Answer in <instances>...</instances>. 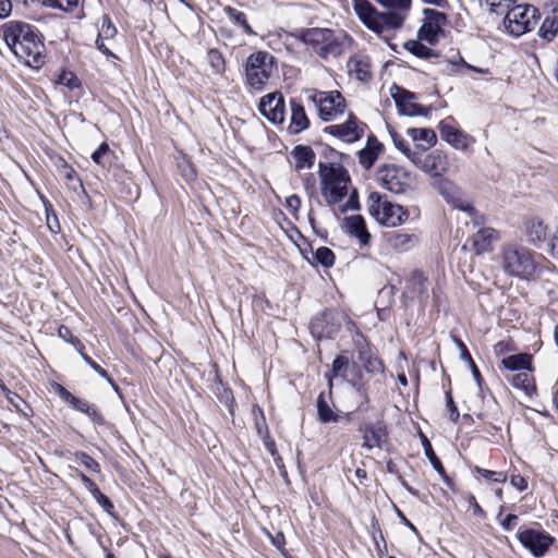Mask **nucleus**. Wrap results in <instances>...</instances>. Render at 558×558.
<instances>
[{
	"label": "nucleus",
	"instance_id": "f257e3e1",
	"mask_svg": "<svg viewBox=\"0 0 558 558\" xmlns=\"http://www.w3.org/2000/svg\"><path fill=\"white\" fill-rule=\"evenodd\" d=\"M3 39L24 64L37 69L44 63V45L32 25L17 21L9 22L3 27Z\"/></svg>",
	"mask_w": 558,
	"mask_h": 558
},
{
	"label": "nucleus",
	"instance_id": "f03ea898",
	"mask_svg": "<svg viewBox=\"0 0 558 558\" xmlns=\"http://www.w3.org/2000/svg\"><path fill=\"white\" fill-rule=\"evenodd\" d=\"M295 37L306 46L312 47L324 60L340 57L350 41V38L344 34L336 35L329 28L318 27L302 29L295 34Z\"/></svg>",
	"mask_w": 558,
	"mask_h": 558
},
{
	"label": "nucleus",
	"instance_id": "7ed1b4c3",
	"mask_svg": "<svg viewBox=\"0 0 558 558\" xmlns=\"http://www.w3.org/2000/svg\"><path fill=\"white\" fill-rule=\"evenodd\" d=\"M322 180V194L328 204L339 203L348 194L350 177L348 171L339 163L318 165Z\"/></svg>",
	"mask_w": 558,
	"mask_h": 558
},
{
	"label": "nucleus",
	"instance_id": "20e7f679",
	"mask_svg": "<svg viewBox=\"0 0 558 558\" xmlns=\"http://www.w3.org/2000/svg\"><path fill=\"white\" fill-rule=\"evenodd\" d=\"M501 267L510 276L530 279L536 271L532 253L522 246L509 244L500 253Z\"/></svg>",
	"mask_w": 558,
	"mask_h": 558
},
{
	"label": "nucleus",
	"instance_id": "39448f33",
	"mask_svg": "<svg viewBox=\"0 0 558 558\" xmlns=\"http://www.w3.org/2000/svg\"><path fill=\"white\" fill-rule=\"evenodd\" d=\"M367 209L377 222L386 227L400 226L409 217L408 211L401 205L389 202L387 196L378 192H372L368 195Z\"/></svg>",
	"mask_w": 558,
	"mask_h": 558
},
{
	"label": "nucleus",
	"instance_id": "423d86ee",
	"mask_svg": "<svg viewBox=\"0 0 558 558\" xmlns=\"http://www.w3.org/2000/svg\"><path fill=\"white\" fill-rule=\"evenodd\" d=\"M353 9L359 19L375 33L401 27V16L398 13L378 12L367 0H353Z\"/></svg>",
	"mask_w": 558,
	"mask_h": 558
},
{
	"label": "nucleus",
	"instance_id": "0eeeda50",
	"mask_svg": "<svg viewBox=\"0 0 558 558\" xmlns=\"http://www.w3.org/2000/svg\"><path fill=\"white\" fill-rule=\"evenodd\" d=\"M274 57L265 51L252 53L245 64V76L247 85L262 90L274 73Z\"/></svg>",
	"mask_w": 558,
	"mask_h": 558
},
{
	"label": "nucleus",
	"instance_id": "6e6552de",
	"mask_svg": "<svg viewBox=\"0 0 558 558\" xmlns=\"http://www.w3.org/2000/svg\"><path fill=\"white\" fill-rule=\"evenodd\" d=\"M538 19V10L530 4H519L507 9L504 25L513 36H521L531 32Z\"/></svg>",
	"mask_w": 558,
	"mask_h": 558
},
{
	"label": "nucleus",
	"instance_id": "1a4fd4ad",
	"mask_svg": "<svg viewBox=\"0 0 558 558\" xmlns=\"http://www.w3.org/2000/svg\"><path fill=\"white\" fill-rule=\"evenodd\" d=\"M380 185L395 194H402L413 187L415 177L409 170L396 165L383 166L377 172Z\"/></svg>",
	"mask_w": 558,
	"mask_h": 558
},
{
	"label": "nucleus",
	"instance_id": "9d476101",
	"mask_svg": "<svg viewBox=\"0 0 558 558\" xmlns=\"http://www.w3.org/2000/svg\"><path fill=\"white\" fill-rule=\"evenodd\" d=\"M312 100L317 107L319 118L325 121H335L347 112V101L338 90L315 92Z\"/></svg>",
	"mask_w": 558,
	"mask_h": 558
},
{
	"label": "nucleus",
	"instance_id": "9b49d317",
	"mask_svg": "<svg viewBox=\"0 0 558 558\" xmlns=\"http://www.w3.org/2000/svg\"><path fill=\"white\" fill-rule=\"evenodd\" d=\"M258 110L263 117L274 124L284 121L286 104L280 92L270 93L262 97Z\"/></svg>",
	"mask_w": 558,
	"mask_h": 558
},
{
	"label": "nucleus",
	"instance_id": "f8f14e48",
	"mask_svg": "<svg viewBox=\"0 0 558 558\" xmlns=\"http://www.w3.org/2000/svg\"><path fill=\"white\" fill-rule=\"evenodd\" d=\"M341 325V314L332 311L324 312L312 319L310 324L311 332L322 338H332Z\"/></svg>",
	"mask_w": 558,
	"mask_h": 558
},
{
	"label": "nucleus",
	"instance_id": "ddd939ff",
	"mask_svg": "<svg viewBox=\"0 0 558 558\" xmlns=\"http://www.w3.org/2000/svg\"><path fill=\"white\" fill-rule=\"evenodd\" d=\"M325 133L343 142L353 143L362 137L363 128L360 126L355 116L352 112H348V119L344 123L326 126Z\"/></svg>",
	"mask_w": 558,
	"mask_h": 558
},
{
	"label": "nucleus",
	"instance_id": "4468645a",
	"mask_svg": "<svg viewBox=\"0 0 558 558\" xmlns=\"http://www.w3.org/2000/svg\"><path fill=\"white\" fill-rule=\"evenodd\" d=\"M518 537L520 543L535 557L543 556L553 543V537L535 530L522 531L519 533Z\"/></svg>",
	"mask_w": 558,
	"mask_h": 558
},
{
	"label": "nucleus",
	"instance_id": "2eb2a0df",
	"mask_svg": "<svg viewBox=\"0 0 558 558\" xmlns=\"http://www.w3.org/2000/svg\"><path fill=\"white\" fill-rule=\"evenodd\" d=\"M425 21L418 31V39L425 40L429 44L437 41L438 35L441 31V25L446 21V16L442 13L425 10Z\"/></svg>",
	"mask_w": 558,
	"mask_h": 558
},
{
	"label": "nucleus",
	"instance_id": "dca6fc26",
	"mask_svg": "<svg viewBox=\"0 0 558 558\" xmlns=\"http://www.w3.org/2000/svg\"><path fill=\"white\" fill-rule=\"evenodd\" d=\"M426 173L440 177L445 174L449 169L448 156L441 150H434L421 161L418 158L417 165Z\"/></svg>",
	"mask_w": 558,
	"mask_h": 558
},
{
	"label": "nucleus",
	"instance_id": "f3484780",
	"mask_svg": "<svg viewBox=\"0 0 558 558\" xmlns=\"http://www.w3.org/2000/svg\"><path fill=\"white\" fill-rule=\"evenodd\" d=\"M440 135L449 145L460 150L468 149L469 146L474 143L472 136L464 134L448 121L440 123Z\"/></svg>",
	"mask_w": 558,
	"mask_h": 558
},
{
	"label": "nucleus",
	"instance_id": "a211bd4d",
	"mask_svg": "<svg viewBox=\"0 0 558 558\" xmlns=\"http://www.w3.org/2000/svg\"><path fill=\"white\" fill-rule=\"evenodd\" d=\"M117 35V28L110 21L108 16H102L100 20V26L98 31V37L96 39L97 48L105 53L106 56H110L116 58L113 52L110 49L112 40Z\"/></svg>",
	"mask_w": 558,
	"mask_h": 558
},
{
	"label": "nucleus",
	"instance_id": "6ab92c4d",
	"mask_svg": "<svg viewBox=\"0 0 558 558\" xmlns=\"http://www.w3.org/2000/svg\"><path fill=\"white\" fill-rule=\"evenodd\" d=\"M393 97L399 112L404 116L414 117L427 113V109L413 101L414 95L412 93L400 90Z\"/></svg>",
	"mask_w": 558,
	"mask_h": 558
},
{
	"label": "nucleus",
	"instance_id": "aec40b11",
	"mask_svg": "<svg viewBox=\"0 0 558 558\" xmlns=\"http://www.w3.org/2000/svg\"><path fill=\"white\" fill-rule=\"evenodd\" d=\"M357 363L367 372V373H379L383 371L384 366L380 360L372 352L369 345L367 343L357 342Z\"/></svg>",
	"mask_w": 558,
	"mask_h": 558
},
{
	"label": "nucleus",
	"instance_id": "412c9836",
	"mask_svg": "<svg viewBox=\"0 0 558 558\" xmlns=\"http://www.w3.org/2000/svg\"><path fill=\"white\" fill-rule=\"evenodd\" d=\"M347 66L350 76H353L361 82H366L372 76L371 62L366 56H353L349 59Z\"/></svg>",
	"mask_w": 558,
	"mask_h": 558
},
{
	"label": "nucleus",
	"instance_id": "4be33fe9",
	"mask_svg": "<svg viewBox=\"0 0 558 558\" xmlns=\"http://www.w3.org/2000/svg\"><path fill=\"white\" fill-rule=\"evenodd\" d=\"M387 440L386 428L378 422L363 429V446L367 449L380 448Z\"/></svg>",
	"mask_w": 558,
	"mask_h": 558
},
{
	"label": "nucleus",
	"instance_id": "5701e85b",
	"mask_svg": "<svg viewBox=\"0 0 558 558\" xmlns=\"http://www.w3.org/2000/svg\"><path fill=\"white\" fill-rule=\"evenodd\" d=\"M291 118L288 130L291 134H299L306 130L310 125V120L305 113L303 106L295 100L290 101Z\"/></svg>",
	"mask_w": 558,
	"mask_h": 558
},
{
	"label": "nucleus",
	"instance_id": "b1692460",
	"mask_svg": "<svg viewBox=\"0 0 558 558\" xmlns=\"http://www.w3.org/2000/svg\"><path fill=\"white\" fill-rule=\"evenodd\" d=\"M345 229L349 234L359 239L362 245H367L369 243L371 234L366 229V225L362 216L353 215L347 217Z\"/></svg>",
	"mask_w": 558,
	"mask_h": 558
},
{
	"label": "nucleus",
	"instance_id": "393cba45",
	"mask_svg": "<svg viewBox=\"0 0 558 558\" xmlns=\"http://www.w3.org/2000/svg\"><path fill=\"white\" fill-rule=\"evenodd\" d=\"M408 136L416 144V147L427 150L437 142L436 133L430 129L410 128L407 130Z\"/></svg>",
	"mask_w": 558,
	"mask_h": 558
},
{
	"label": "nucleus",
	"instance_id": "a878e982",
	"mask_svg": "<svg viewBox=\"0 0 558 558\" xmlns=\"http://www.w3.org/2000/svg\"><path fill=\"white\" fill-rule=\"evenodd\" d=\"M381 150L383 145L375 137H368L365 148L361 149L359 153L360 163L363 168H372Z\"/></svg>",
	"mask_w": 558,
	"mask_h": 558
},
{
	"label": "nucleus",
	"instance_id": "bb28decb",
	"mask_svg": "<svg viewBox=\"0 0 558 558\" xmlns=\"http://www.w3.org/2000/svg\"><path fill=\"white\" fill-rule=\"evenodd\" d=\"M291 155L294 158V167L296 170L312 168L316 158L314 150L310 146H295Z\"/></svg>",
	"mask_w": 558,
	"mask_h": 558
},
{
	"label": "nucleus",
	"instance_id": "cd10ccee",
	"mask_svg": "<svg viewBox=\"0 0 558 558\" xmlns=\"http://www.w3.org/2000/svg\"><path fill=\"white\" fill-rule=\"evenodd\" d=\"M409 294L411 299L422 300L427 295V280L420 271L412 272L409 283L408 290L405 292Z\"/></svg>",
	"mask_w": 558,
	"mask_h": 558
},
{
	"label": "nucleus",
	"instance_id": "c85d7f7f",
	"mask_svg": "<svg viewBox=\"0 0 558 558\" xmlns=\"http://www.w3.org/2000/svg\"><path fill=\"white\" fill-rule=\"evenodd\" d=\"M506 379L511 383L513 387L522 389L527 395H532L535 391L534 379L529 371H520L515 374L507 375Z\"/></svg>",
	"mask_w": 558,
	"mask_h": 558
},
{
	"label": "nucleus",
	"instance_id": "c756f323",
	"mask_svg": "<svg viewBox=\"0 0 558 558\" xmlns=\"http://www.w3.org/2000/svg\"><path fill=\"white\" fill-rule=\"evenodd\" d=\"M531 355L526 353H520L514 355H509L501 360L504 367L510 372H520V371H532L531 366Z\"/></svg>",
	"mask_w": 558,
	"mask_h": 558
},
{
	"label": "nucleus",
	"instance_id": "7c9ffc66",
	"mask_svg": "<svg viewBox=\"0 0 558 558\" xmlns=\"http://www.w3.org/2000/svg\"><path fill=\"white\" fill-rule=\"evenodd\" d=\"M497 239V231L492 228L478 230L473 238V246L477 254L489 250L492 242Z\"/></svg>",
	"mask_w": 558,
	"mask_h": 558
},
{
	"label": "nucleus",
	"instance_id": "2f4dec72",
	"mask_svg": "<svg viewBox=\"0 0 558 558\" xmlns=\"http://www.w3.org/2000/svg\"><path fill=\"white\" fill-rule=\"evenodd\" d=\"M547 227L541 220L532 219L525 223V235L530 243L536 244L546 238Z\"/></svg>",
	"mask_w": 558,
	"mask_h": 558
},
{
	"label": "nucleus",
	"instance_id": "473e14b6",
	"mask_svg": "<svg viewBox=\"0 0 558 558\" xmlns=\"http://www.w3.org/2000/svg\"><path fill=\"white\" fill-rule=\"evenodd\" d=\"M384 8L388 9L387 13H398L401 16V25L404 22L405 14L411 9L412 0H376Z\"/></svg>",
	"mask_w": 558,
	"mask_h": 558
},
{
	"label": "nucleus",
	"instance_id": "72a5a7b5",
	"mask_svg": "<svg viewBox=\"0 0 558 558\" xmlns=\"http://www.w3.org/2000/svg\"><path fill=\"white\" fill-rule=\"evenodd\" d=\"M223 12L228 15L230 21L240 27L243 28L244 33L247 35H255V32L248 24L246 16L243 12L232 8V7H225Z\"/></svg>",
	"mask_w": 558,
	"mask_h": 558
},
{
	"label": "nucleus",
	"instance_id": "f704fd0d",
	"mask_svg": "<svg viewBox=\"0 0 558 558\" xmlns=\"http://www.w3.org/2000/svg\"><path fill=\"white\" fill-rule=\"evenodd\" d=\"M558 34V19L555 15L546 16L539 28V36L551 41Z\"/></svg>",
	"mask_w": 558,
	"mask_h": 558
},
{
	"label": "nucleus",
	"instance_id": "c9c22d12",
	"mask_svg": "<svg viewBox=\"0 0 558 558\" xmlns=\"http://www.w3.org/2000/svg\"><path fill=\"white\" fill-rule=\"evenodd\" d=\"M404 48L412 54L422 58L429 59L436 57V53L427 46L422 44V40H408L404 43Z\"/></svg>",
	"mask_w": 558,
	"mask_h": 558
},
{
	"label": "nucleus",
	"instance_id": "e433bc0d",
	"mask_svg": "<svg viewBox=\"0 0 558 558\" xmlns=\"http://www.w3.org/2000/svg\"><path fill=\"white\" fill-rule=\"evenodd\" d=\"M391 137L396 148L405 155L413 163L418 165V155L410 149L408 142L398 133H391Z\"/></svg>",
	"mask_w": 558,
	"mask_h": 558
},
{
	"label": "nucleus",
	"instance_id": "4c0bfd02",
	"mask_svg": "<svg viewBox=\"0 0 558 558\" xmlns=\"http://www.w3.org/2000/svg\"><path fill=\"white\" fill-rule=\"evenodd\" d=\"M414 242L413 235L395 232L389 236L390 245L398 251H405Z\"/></svg>",
	"mask_w": 558,
	"mask_h": 558
},
{
	"label": "nucleus",
	"instance_id": "58836bf2",
	"mask_svg": "<svg viewBox=\"0 0 558 558\" xmlns=\"http://www.w3.org/2000/svg\"><path fill=\"white\" fill-rule=\"evenodd\" d=\"M314 259L317 264L328 268L335 264V254L330 248L320 246L314 252Z\"/></svg>",
	"mask_w": 558,
	"mask_h": 558
},
{
	"label": "nucleus",
	"instance_id": "ea45409f",
	"mask_svg": "<svg viewBox=\"0 0 558 558\" xmlns=\"http://www.w3.org/2000/svg\"><path fill=\"white\" fill-rule=\"evenodd\" d=\"M206 60L214 73L221 74L225 71V59L218 50L210 49L207 52Z\"/></svg>",
	"mask_w": 558,
	"mask_h": 558
},
{
	"label": "nucleus",
	"instance_id": "a19ab883",
	"mask_svg": "<svg viewBox=\"0 0 558 558\" xmlns=\"http://www.w3.org/2000/svg\"><path fill=\"white\" fill-rule=\"evenodd\" d=\"M317 412L319 420L324 423L337 422L339 418V416L336 413H333V411L329 408V405L322 396L317 401Z\"/></svg>",
	"mask_w": 558,
	"mask_h": 558
},
{
	"label": "nucleus",
	"instance_id": "79ce46f5",
	"mask_svg": "<svg viewBox=\"0 0 558 558\" xmlns=\"http://www.w3.org/2000/svg\"><path fill=\"white\" fill-rule=\"evenodd\" d=\"M109 146L107 143H102L93 154H92V159L94 160V162H96L97 165L101 166V167H106L107 163L109 162Z\"/></svg>",
	"mask_w": 558,
	"mask_h": 558
},
{
	"label": "nucleus",
	"instance_id": "37998d69",
	"mask_svg": "<svg viewBox=\"0 0 558 558\" xmlns=\"http://www.w3.org/2000/svg\"><path fill=\"white\" fill-rule=\"evenodd\" d=\"M38 2L54 7L63 11H72L78 5L80 0H37Z\"/></svg>",
	"mask_w": 558,
	"mask_h": 558
},
{
	"label": "nucleus",
	"instance_id": "c03bdc74",
	"mask_svg": "<svg viewBox=\"0 0 558 558\" xmlns=\"http://www.w3.org/2000/svg\"><path fill=\"white\" fill-rule=\"evenodd\" d=\"M71 404L78 411L86 413L87 415L92 416L93 420H97L99 417L98 412L94 407L88 404L87 401L78 399L76 397L72 398Z\"/></svg>",
	"mask_w": 558,
	"mask_h": 558
},
{
	"label": "nucleus",
	"instance_id": "a18cd8bd",
	"mask_svg": "<svg viewBox=\"0 0 558 558\" xmlns=\"http://www.w3.org/2000/svg\"><path fill=\"white\" fill-rule=\"evenodd\" d=\"M75 460L77 461L78 464L85 466L92 472L98 473L100 471L98 462L84 452H77L75 454Z\"/></svg>",
	"mask_w": 558,
	"mask_h": 558
},
{
	"label": "nucleus",
	"instance_id": "49530a36",
	"mask_svg": "<svg viewBox=\"0 0 558 558\" xmlns=\"http://www.w3.org/2000/svg\"><path fill=\"white\" fill-rule=\"evenodd\" d=\"M59 85L65 86L69 89H74L78 86L77 77L70 71H63L57 78Z\"/></svg>",
	"mask_w": 558,
	"mask_h": 558
},
{
	"label": "nucleus",
	"instance_id": "de8ad7c7",
	"mask_svg": "<svg viewBox=\"0 0 558 558\" xmlns=\"http://www.w3.org/2000/svg\"><path fill=\"white\" fill-rule=\"evenodd\" d=\"M475 471L483 477L497 482L504 483L507 480V475L504 472L489 471L480 466L475 468Z\"/></svg>",
	"mask_w": 558,
	"mask_h": 558
},
{
	"label": "nucleus",
	"instance_id": "09e8293b",
	"mask_svg": "<svg viewBox=\"0 0 558 558\" xmlns=\"http://www.w3.org/2000/svg\"><path fill=\"white\" fill-rule=\"evenodd\" d=\"M349 364L350 359L348 356L338 355L332 363L331 377H337L339 374H341L349 367Z\"/></svg>",
	"mask_w": 558,
	"mask_h": 558
},
{
	"label": "nucleus",
	"instance_id": "8fccbe9b",
	"mask_svg": "<svg viewBox=\"0 0 558 558\" xmlns=\"http://www.w3.org/2000/svg\"><path fill=\"white\" fill-rule=\"evenodd\" d=\"M548 251L553 257L558 258V228L551 233L549 238Z\"/></svg>",
	"mask_w": 558,
	"mask_h": 558
},
{
	"label": "nucleus",
	"instance_id": "3c124183",
	"mask_svg": "<svg viewBox=\"0 0 558 558\" xmlns=\"http://www.w3.org/2000/svg\"><path fill=\"white\" fill-rule=\"evenodd\" d=\"M58 335L63 340L72 342L77 348V342L80 341L74 339V337L71 333V330L68 327L61 326L58 330Z\"/></svg>",
	"mask_w": 558,
	"mask_h": 558
},
{
	"label": "nucleus",
	"instance_id": "603ef678",
	"mask_svg": "<svg viewBox=\"0 0 558 558\" xmlns=\"http://www.w3.org/2000/svg\"><path fill=\"white\" fill-rule=\"evenodd\" d=\"M286 205L292 213H296L301 206V199L295 194L290 195L286 198Z\"/></svg>",
	"mask_w": 558,
	"mask_h": 558
},
{
	"label": "nucleus",
	"instance_id": "864d4df0",
	"mask_svg": "<svg viewBox=\"0 0 558 558\" xmlns=\"http://www.w3.org/2000/svg\"><path fill=\"white\" fill-rule=\"evenodd\" d=\"M510 483L513 487H515L520 492L525 490L527 488V482L521 475H512L510 478Z\"/></svg>",
	"mask_w": 558,
	"mask_h": 558
},
{
	"label": "nucleus",
	"instance_id": "5fc2aeb1",
	"mask_svg": "<svg viewBox=\"0 0 558 558\" xmlns=\"http://www.w3.org/2000/svg\"><path fill=\"white\" fill-rule=\"evenodd\" d=\"M518 523V517L515 514H508L502 521L501 526L506 531H511Z\"/></svg>",
	"mask_w": 558,
	"mask_h": 558
},
{
	"label": "nucleus",
	"instance_id": "6e6d98bb",
	"mask_svg": "<svg viewBox=\"0 0 558 558\" xmlns=\"http://www.w3.org/2000/svg\"><path fill=\"white\" fill-rule=\"evenodd\" d=\"M12 10V3L10 0H0V17L4 19L9 16Z\"/></svg>",
	"mask_w": 558,
	"mask_h": 558
},
{
	"label": "nucleus",
	"instance_id": "4d7b16f0",
	"mask_svg": "<svg viewBox=\"0 0 558 558\" xmlns=\"http://www.w3.org/2000/svg\"><path fill=\"white\" fill-rule=\"evenodd\" d=\"M447 405L450 410V420L452 422H457L459 418V412H458L450 395L447 396Z\"/></svg>",
	"mask_w": 558,
	"mask_h": 558
},
{
	"label": "nucleus",
	"instance_id": "13d9d810",
	"mask_svg": "<svg viewBox=\"0 0 558 558\" xmlns=\"http://www.w3.org/2000/svg\"><path fill=\"white\" fill-rule=\"evenodd\" d=\"M452 204L454 207L463 210V211H471L472 210V206L466 203V202H463L462 199L458 198V197H452L451 199Z\"/></svg>",
	"mask_w": 558,
	"mask_h": 558
},
{
	"label": "nucleus",
	"instance_id": "bf43d9fd",
	"mask_svg": "<svg viewBox=\"0 0 558 558\" xmlns=\"http://www.w3.org/2000/svg\"><path fill=\"white\" fill-rule=\"evenodd\" d=\"M3 392L5 395V397L8 398V400L16 408H19V401H22V399L14 392H12L11 390H9L8 388L3 387Z\"/></svg>",
	"mask_w": 558,
	"mask_h": 558
},
{
	"label": "nucleus",
	"instance_id": "052dcab7",
	"mask_svg": "<svg viewBox=\"0 0 558 558\" xmlns=\"http://www.w3.org/2000/svg\"><path fill=\"white\" fill-rule=\"evenodd\" d=\"M456 342L458 344V348L461 351V357L468 360L473 365V367H475V365L471 359V355L469 354L468 349L464 345V343L460 339H457Z\"/></svg>",
	"mask_w": 558,
	"mask_h": 558
},
{
	"label": "nucleus",
	"instance_id": "680f3d73",
	"mask_svg": "<svg viewBox=\"0 0 558 558\" xmlns=\"http://www.w3.org/2000/svg\"><path fill=\"white\" fill-rule=\"evenodd\" d=\"M99 376L104 377L105 379L108 380V383L116 387L113 381L111 380V378L108 376V373L105 368H102L100 365H98L97 363L95 365H93L92 367Z\"/></svg>",
	"mask_w": 558,
	"mask_h": 558
},
{
	"label": "nucleus",
	"instance_id": "e2e57ef3",
	"mask_svg": "<svg viewBox=\"0 0 558 558\" xmlns=\"http://www.w3.org/2000/svg\"><path fill=\"white\" fill-rule=\"evenodd\" d=\"M107 512H109L112 508H113V505L112 502L109 500V498L102 494V496L99 497V499L96 500Z\"/></svg>",
	"mask_w": 558,
	"mask_h": 558
},
{
	"label": "nucleus",
	"instance_id": "0e129e2a",
	"mask_svg": "<svg viewBox=\"0 0 558 558\" xmlns=\"http://www.w3.org/2000/svg\"><path fill=\"white\" fill-rule=\"evenodd\" d=\"M57 391L59 393V396L64 399L65 401L70 402L72 401V398H74V396L69 392L64 387H62L61 385H57Z\"/></svg>",
	"mask_w": 558,
	"mask_h": 558
},
{
	"label": "nucleus",
	"instance_id": "69168bd1",
	"mask_svg": "<svg viewBox=\"0 0 558 558\" xmlns=\"http://www.w3.org/2000/svg\"><path fill=\"white\" fill-rule=\"evenodd\" d=\"M512 0H490V5L493 7V10L497 11V8H501L502 5L507 10L510 8Z\"/></svg>",
	"mask_w": 558,
	"mask_h": 558
},
{
	"label": "nucleus",
	"instance_id": "338daca9",
	"mask_svg": "<svg viewBox=\"0 0 558 558\" xmlns=\"http://www.w3.org/2000/svg\"><path fill=\"white\" fill-rule=\"evenodd\" d=\"M77 352L80 353L81 357L90 366L93 367V365L96 364V362H94L88 355H86L84 352H83V349H84V345L81 343V342H77Z\"/></svg>",
	"mask_w": 558,
	"mask_h": 558
},
{
	"label": "nucleus",
	"instance_id": "774afa93",
	"mask_svg": "<svg viewBox=\"0 0 558 558\" xmlns=\"http://www.w3.org/2000/svg\"><path fill=\"white\" fill-rule=\"evenodd\" d=\"M77 352L80 353L81 357L90 366L93 367V365L96 364V362H94L88 355H86L84 352H83V349H84V345L81 343V342H77Z\"/></svg>",
	"mask_w": 558,
	"mask_h": 558
}]
</instances>
